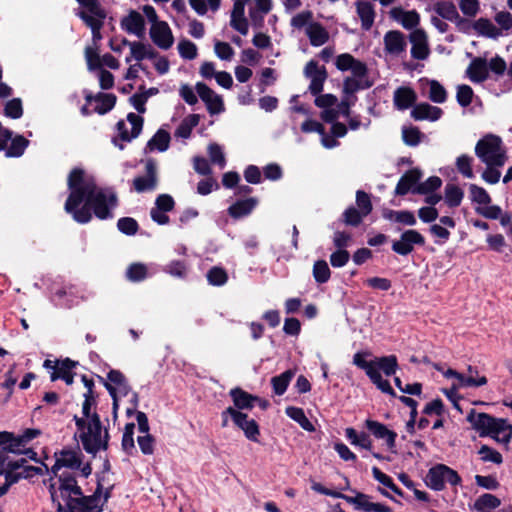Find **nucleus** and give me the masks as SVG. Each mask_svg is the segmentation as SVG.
<instances>
[{
  "instance_id": "f257e3e1",
  "label": "nucleus",
  "mask_w": 512,
  "mask_h": 512,
  "mask_svg": "<svg viewBox=\"0 0 512 512\" xmlns=\"http://www.w3.org/2000/svg\"><path fill=\"white\" fill-rule=\"evenodd\" d=\"M466 420L480 437H491L498 443L508 445L512 439V425L504 418H496L485 412L471 409Z\"/></svg>"
},
{
  "instance_id": "f03ea898",
  "label": "nucleus",
  "mask_w": 512,
  "mask_h": 512,
  "mask_svg": "<svg viewBox=\"0 0 512 512\" xmlns=\"http://www.w3.org/2000/svg\"><path fill=\"white\" fill-rule=\"evenodd\" d=\"M100 188H97L94 182H84L80 189L70 193L66 199L64 209L72 215L74 221L79 224H86L91 221L92 213L87 207H79L82 202H89L97 195Z\"/></svg>"
},
{
  "instance_id": "7ed1b4c3",
  "label": "nucleus",
  "mask_w": 512,
  "mask_h": 512,
  "mask_svg": "<svg viewBox=\"0 0 512 512\" xmlns=\"http://www.w3.org/2000/svg\"><path fill=\"white\" fill-rule=\"evenodd\" d=\"M119 205L118 195L113 187L100 188L93 199L82 207H87L99 220H108L114 217L113 210Z\"/></svg>"
},
{
  "instance_id": "20e7f679",
  "label": "nucleus",
  "mask_w": 512,
  "mask_h": 512,
  "mask_svg": "<svg viewBox=\"0 0 512 512\" xmlns=\"http://www.w3.org/2000/svg\"><path fill=\"white\" fill-rule=\"evenodd\" d=\"M475 155L482 163L492 162L504 165L507 161L502 139L494 134H487L478 140L475 146Z\"/></svg>"
},
{
  "instance_id": "39448f33",
  "label": "nucleus",
  "mask_w": 512,
  "mask_h": 512,
  "mask_svg": "<svg viewBox=\"0 0 512 512\" xmlns=\"http://www.w3.org/2000/svg\"><path fill=\"white\" fill-rule=\"evenodd\" d=\"M426 243L424 236L415 229H407L400 235L399 240L392 242L391 249L398 255L407 256L413 252L414 246H424Z\"/></svg>"
},
{
  "instance_id": "423d86ee",
  "label": "nucleus",
  "mask_w": 512,
  "mask_h": 512,
  "mask_svg": "<svg viewBox=\"0 0 512 512\" xmlns=\"http://www.w3.org/2000/svg\"><path fill=\"white\" fill-rule=\"evenodd\" d=\"M345 480V486L341 488V490H350V481L348 477L343 476ZM355 496L351 499H348L349 504L355 505L356 510H360L363 512H393L392 509L382 503H373L370 502V496L364 494L362 492H357L354 489H351Z\"/></svg>"
},
{
  "instance_id": "0eeeda50",
  "label": "nucleus",
  "mask_w": 512,
  "mask_h": 512,
  "mask_svg": "<svg viewBox=\"0 0 512 512\" xmlns=\"http://www.w3.org/2000/svg\"><path fill=\"white\" fill-rule=\"evenodd\" d=\"M144 176H137L133 179L134 190L138 193L146 191H152L157 187L158 175H157V164L155 159L148 158L145 163Z\"/></svg>"
},
{
  "instance_id": "6e6552de",
  "label": "nucleus",
  "mask_w": 512,
  "mask_h": 512,
  "mask_svg": "<svg viewBox=\"0 0 512 512\" xmlns=\"http://www.w3.org/2000/svg\"><path fill=\"white\" fill-rule=\"evenodd\" d=\"M304 75L311 79L309 91L312 95H318L323 91V85L328 77L325 66L318 67V63L310 60L305 68Z\"/></svg>"
},
{
  "instance_id": "1a4fd4ad",
  "label": "nucleus",
  "mask_w": 512,
  "mask_h": 512,
  "mask_svg": "<svg viewBox=\"0 0 512 512\" xmlns=\"http://www.w3.org/2000/svg\"><path fill=\"white\" fill-rule=\"evenodd\" d=\"M232 422L241 429L245 437L252 442H259L260 427L254 419H249L248 414L241 411H234Z\"/></svg>"
},
{
  "instance_id": "9d476101",
  "label": "nucleus",
  "mask_w": 512,
  "mask_h": 512,
  "mask_svg": "<svg viewBox=\"0 0 512 512\" xmlns=\"http://www.w3.org/2000/svg\"><path fill=\"white\" fill-rule=\"evenodd\" d=\"M365 427L376 438L383 439L386 442L388 449L395 452L397 433L376 420L367 419Z\"/></svg>"
},
{
  "instance_id": "9b49d317",
  "label": "nucleus",
  "mask_w": 512,
  "mask_h": 512,
  "mask_svg": "<svg viewBox=\"0 0 512 512\" xmlns=\"http://www.w3.org/2000/svg\"><path fill=\"white\" fill-rule=\"evenodd\" d=\"M150 38L160 49H169L174 42L172 31L167 22L153 24L150 28Z\"/></svg>"
},
{
  "instance_id": "f8f14e48",
  "label": "nucleus",
  "mask_w": 512,
  "mask_h": 512,
  "mask_svg": "<svg viewBox=\"0 0 512 512\" xmlns=\"http://www.w3.org/2000/svg\"><path fill=\"white\" fill-rule=\"evenodd\" d=\"M84 98L87 103H92L93 101L99 103L93 110L99 115H104L111 111L115 107L117 101L116 95L112 93L98 92L96 95H93L88 90H84Z\"/></svg>"
},
{
  "instance_id": "ddd939ff",
  "label": "nucleus",
  "mask_w": 512,
  "mask_h": 512,
  "mask_svg": "<svg viewBox=\"0 0 512 512\" xmlns=\"http://www.w3.org/2000/svg\"><path fill=\"white\" fill-rule=\"evenodd\" d=\"M423 173L421 169L415 167L406 171L399 179L394 194L404 196L407 193H413V189L419 184Z\"/></svg>"
},
{
  "instance_id": "4468645a",
  "label": "nucleus",
  "mask_w": 512,
  "mask_h": 512,
  "mask_svg": "<svg viewBox=\"0 0 512 512\" xmlns=\"http://www.w3.org/2000/svg\"><path fill=\"white\" fill-rule=\"evenodd\" d=\"M88 419V429L86 431H83L79 435V439L82 443V446L84 447L85 436L88 437V441L90 444H93L95 441H97L102 434L104 433V426L102 424L100 415L94 411L90 416H84Z\"/></svg>"
},
{
  "instance_id": "2eb2a0df",
  "label": "nucleus",
  "mask_w": 512,
  "mask_h": 512,
  "mask_svg": "<svg viewBox=\"0 0 512 512\" xmlns=\"http://www.w3.org/2000/svg\"><path fill=\"white\" fill-rule=\"evenodd\" d=\"M120 25L121 28L129 34H134L139 38L144 36L145 20L143 16L135 10H131L127 16L123 17Z\"/></svg>"
},
{
  "instance_id": "dca6fc26",
  "label": "nucleus",
  "mask_w": 512,
  "mask_h": 512,
  "mask_svg": "<svg viewBox=\"0 0 512 512\" xmlns=\"http://www.w3.org/2000/svg\"><path fill=\"white\" fill-rule=\"evenodd\" d=\"M415 121H437L443 115V110L437 106H433L427 102L415 104L410 113Z\"/></svg>"
},
{
  "instance_id": "f3484780",
  "label": "nucleus",
  "mask_w": 512,
  "mask_h": 512,
  "mask_svg": "<svg viewBox=\"0 0 512 512\" xmlns=\"http://www.w3.org/2000/svg\"><path fill=\"white\" fill-rule=\"evenodd\" d=\"M467 77L473 83H482L489 78L488 61L483 57H474L466 69Z\"/></svg>"
},
{
  "instance_id": "a211bd4d",
  "label": "nucleus",
  "mask_w": 512,
  "mask_h": 512,
  "mask_svg": "<svg viewBox=\"0 0 512 512\" xmlns=\"http://www.w3.org/2000/svg\"><path fill=\"white\" fill-rule=\"evenodd\" d=\"M54 456H58L64 468L71 470H78L82 465V459L84 457L79 445H77L75 449L65 447L59 452H55Z\"/></svg>"
},
{
  "instance_id": "6ab92c4d",
  "label": "nucleus",
  "mask_w": 512,
  "mask_h": 512,
  "mask_svg": "<svg viewBox=\"0 0 512 512\" xmlns=\"http://www.w3.org/2000/svg\"><path fill=\"white\" fill-rule=\"evenodd\" d=\"M257 205L258 199L255 197L239 199L228 207L227 212L231 218L237 220L251 214Z\"/></svg>"
},
{
  "instance_id": "aec40b11",
  "label": "nucleus",
  "mask_w": 512,
  "mask_h": 512,
  "mask_svg": "<svg viewBox=\"0 0 512 512\" xmlns=\"http://www.w3.org/2000/svg\"><path fill=\"white\" fill-rule=\"evenodd\" d=\"M229 396L233 401L234 409L243 412V410H252L255 406V395L248 393L240 387L230 390Z\"/></svg>"
},
{
  "instance_id": "412c9836",
  "label": "nucleus",
  "mask_w": 512,
  "mask_h": 512,
  "mask_svg": "<svg viewBox=\"0 0 512 512\" xmlns=\"http://www.w3.org/2000/svg\"><path fill=\"white\" fill-rule=\"evenodd\" d=\"M394 106L398 110H406L410 107H414L417 101V94L411 88L407 86H401L397 88L393 96Z\"/></svg>"
},
{
  "instance_id": "4be33fe9",
  "label": "nucleus",
  "mask_w": 512,
  "mask_h": 512,
  "mask_svg": "<svg viewBox=\"0 0 512 512\" xmlns=\"http://www.w3.org/2000/svg\"><path fill=\"white\" fill-rule=\"evenodd\" d=\"M384 45L389 54L399 55L405 51L407 43L402 32L390 30L384 35Z\"/></svg>"
},
{
  "instance_id": "5701e85b",
  "label": "nucleus",
  "mask_w": 512,
  "mask_h": 512,
  "mask_svg": "<svg viewBox=\"0 0 512 512\" xmlns=\"http://www.w3.org/2000/svg\"><path fill=\"white\" fill-rule=\"evenodd\" d=\"M81 381L87 388V391L83 394L84 401L82 403V414L83 416H90L92 409H96L97 406V393L94 391V381L88 378L86 375H82Z\"/></svg>"
},
{
  "instance_id": "b1692460",
  "label": "nucleus",
  "mask_w": 512,
  "mask_h": 512,
  "mask_svg": "<svg viewBox=\"0 0 512 512\" xmlns=\"http://www.w3.org/2000/svg\"><path fill=\"white\" fill-rule=\"evenodd\" d=\"M77 364V361L65 358L60 362L57 370L51 373V381L62 379L67 385H72L75 376V373L72 370L77 366Z\"/></svg>"
},
{
  "instance_id": "393cba45",
  "label": "nucleus",
  "mask_w": 512,
  "mask_h": 512,
  "mask_svg": "<svg viewBox=\"0 0 512 512\" xmlns=\"http://www.w3.org/2000/svg\"><path fill=\"white\" fill-rule=\"evenodd\" d=\"M357 14L361 20V27L368 31L371 29L376 16L374 5L369 1L359 0L355 3Z\"/></svg>"
},
{
  "instance_id": "a878e982",
  "label": "nucleus",
  "mask_w": 512,
  "mask_h": 512,
  "mask_svg": "<svg viewBox=\"0 0 512 512\" xmlns=\"http://www.w3.org/2000/svg\"><path fill=\"white\" fill-rule=\"evenodd\" d=\"M444 464H436L431 467L426 475V485L434 491H442L445 488Z\"/></svg>"
},
{
  "instance_id": "bb28decb",
  "label": "nucleus",
  "mask_w": 512,
  "mask_h": 512,
  "mask_svg": "<svg viewBox=\"0 0 512 512\" xmlns=\"http://www.w3.org/2000/svg\"><path fill=\"white\" fill-rule=\"evenodd\" d=\"M306 34L314 47L322 46L329 40L328 31L319 22H311L306 29Z\"/></svg>"
},
{
  "instance_id": "cd10ccee",
  "label": "nucleus",
  "mask_w": 512,
  "mask_h": 512,
  "mask_svg": "<svg viewBox=\"0 0 512 512\" xmlns=\"http://www.w3.org/2000/svg\"><path fill=\"white\" fill-rule=\"evenodd\" d=\"M76 15L91 29L94 42L102 39L101 29L104 25L105 18L89 15L84 10H79Z\"/></svg>"
},
{
  "instance_id": "c85d7f7f",
  "label": "nucleus",
  "mask_w": 512,
  "mask_h": 512,
  "mask_svg": "<svg viewBox=\"0 0 512 512\" xmlns=\"http://www.w3.org/2000/svg\"><path fill=\"white\" fill-rule=\"evenodd\" d=\"M501 505V500L490 493L480 495L474 502L472 509L477 512H492Z\"/></svg>"
},
{
  "instance_id": "c756f323",
  "label": "nucleus",
  "mask_w": 512,
  "mask_h": 512,
  "mask_svg": "<svg viewBox=\"0 0 512 512\" xmlns=\"http://www.w3.org/2000/svg\"><path fill=\"white\" fill-rule=\"evenodd\" d=\"M473 29L481 36L497 39L501 35L498 29L488 18H479L472 24Z\"/></svg>"
},
{
  "instance_id": "7c9ffc66",
  "label": "nucleus",
  "mask_w": 512,
  "mask_h": 512,
  "mask_svg": "<svg viewBox=\"0 0 512 512\" xmlns=\"http://www.w3.org/2000/svg\"><path fill=\"white\" fill-rule=\"evenodd\" d=\"M170 134L164 129H159L153 137L147 142L146 149L149 151L158 150L164 152L169 148Z\"/></svg>"
},
{
  "instance_id": "2f4dec72",
  "label": "nucleus",
  "mask_w": 512,
  "mask_h": 512,
  "mask_svg": "<svg viewBox=\"0 0 512 512\" xmlns=\"http://www.w3.org/2000/svg\"><path fill=\"white\" fill-rule=\"evenodd\" d=\"M373 86V81L366 79L365 81H362V79L359 78H353V77H346L343 81V94L348 96H354V94L362 89H368Z\"/></svg>"
},
{
  "instance_id": "473e14b6",
  "label": "nucleus",
  "mask_w": 512,
  "mask_h": 512,
  "mask_svg": "<svg viewBox=\"0 0 512 512\" xmlns=\"http://www.w3.org/2000/svg\"><path fill=\"white\" fill-rule=\"evenodd\" d=\"M374 365L376 371L380 372L381 370L388 377L394 375L399 368L398 360L395 355L377 357L374 360Z\"/></svg>"
},
{
  "instance_id": "72a5a7b5",
  "label": "nucleus",
  "mask_w": 512,
  "mask_h": 512,
  "mask_svg": "<svg viewBox=\"0 0 512 512\" xmlns=\"http://www.w3.org/2000/svg\"><path fill=\"white\" fill-rule=\"evenodd\" d=\"M286 415L297 422L300 427L308 432H314L315 426L306 417L305 412L302 408L295 406H288L285 410Z\"/></svg>"
},
{
  "instance_id": "f704fd0d",
  "label": "nucleus",
  "mask_w": 512,
  "mask_h": 512,
  "mask_svg": "<svg viewBox=\"0 0 512 512\" xmlns=\"http://www.w3.org/2000/svg\"><path fill=\"white\" fill-rule=\"evenodd\" d=\"M102 494L94 491L92 495H83L78 501L79 512H102L103 504L97 505L96 502L101 498Z\"/></svg>"
},
{
  "instance_id": "c9c22d12",
  "label": "nucleus",
  "mask_w": 512,
  "mask_h": 512,
  "mask_svg": "<svg viewBox=\"0 0 512 512\" xmlns=\"http://www.w3.org/2000/svg\"><path fill=\"white\" fill-rule=\"evenodd\" d=\"M29 144L30 141L27 138L17 134L11 140L10 146L6 149L5 156L8 158H19L24 154Z\"/></svg>"
},
{
  "instance_id": "e433bc0d",
  "label": "nucleus",
  "mask_w": 512,
  "mask_h": 512,
  "mask_svg": "<svg viewBox=\"0 0 512 512\" xmlns=\"http://www.w3.org/2000/svg\"><path fill=\"white\" fill-rule=\"evenodd\" d=\"M294 375L295 372L291 369H288L281 373L280 375L272 377L271 385L274 393L278 396L283 395L286 392Z\"/></svg>"
},
{
  "instance_id": "4c0bfd02",
  "label": "nucleus",
  "mask_w": 512,
  "mask_h": 512,
  "mask_svg": "<svg viewBox=\"0 0 512 512\" xmlns=\"http://www.w3.org/2000/svg\"><path fill=\"white\" fill-rule=\"evenodd\" d=\"M464 198V191L455 184H447L444 190L445 203L449 208L460 206Z\"/></svg>"
},
{
  "instance_id": "58836bf2",
  "label": "nucleus",
  "mask_w": 512,
  "mask_h": 512,
  "mask_svg": "<svg viewBox=\"0 0 512 512\" xmlns=\"http://www.w3.org/2000/svg\"><path fill=\"white\" fill-rule=\"evenodd\" d=\"M88 437L85 436L84 442V451L93 457L97 455V453L101 450L106 451L109 448L110 434L107 428H104V433L102 436L95 441L93 444H90Z\"/></svg>"
},
{
  "instance_id": "ea45409f",
  "label": "nucleus",
  "mask_w": 512,
  "mask_h": 512,
  "mask_svg": "<svg viewBox=\"0 0 512 512\" xmlns=\"http://www.w3.org/2000/svg\"><path fill=\"white\" fill-rule=\"evenodd\" d=\"M434 11L443 19L453 22L458 19V11L451 1H440L434 5Z\"/></svg>"
},
{
  "instance_id": "a19ab883",
  "label": "nucleus",
  "mask_w": 512,
  "mask_h": 512,
  "mask_svg": "<svg viewBox=\"0 0 512 512\" xmlns=\"http://www.w3.org/2000/svg\"><path fill=\"white\" fill-rule=\"evenodd\" d=\"M442 186V180L438 176H430L425 182L419 183L414 189L413 194L427 195L437 191Z\"/></svg>"
},
{
  "instance_id": "79ce46f5",
  "label": "nucleus",
  "mask_w": 512,
  "mask_h": 512,
  "mask_svg": "<svg viewBox=\"0 0 512 512\" xmlns=\"http://www.w3.org/2000/svg\"><path fill=\"white\" fill-rule=\"evenodd\" d=\"M469 197L473 203L479 205H489L492 202V198L489 193L481 186L477 184L469 185Z\"/></svg>"
},
{
  "instance_id": "37998d69",
  "label": "nucleus",
  "mask_w": 512,
  "mask_h": 512,
  "mask_svg": "<svg viewBox=\"0 0 512 512\" xmlns=\"http://www.w3.org/2000/svg\"><path fill=\"white\" fill-rule=\"evenodd\" d=\"M313 277L318 284H324L331 277V270L325 260H317L313 265Z\"/></svg>"
},
{
  "instance_id": "c03bdc74",
  "label": "nucleus",
  "mask_w": 512,
  "mask_h": 512,
  "mask_svg": "<svg viewBox=\"0 0 512 512\" xmlns=\"http://www.w3.org/2000/svg\"><path fill=\"white\" fill-rule=\"evenodd\" d=\"M368 378L371 382L376 385V387L383 393L388 394L392 397H397L396 392L391 387V384L388 380L383 379L381 373L379 371H370L368 373Z\"/></svg>"
},
{
  "instance_id": "a18cd8bd",
  "label": "nucleus",
  "mask_w": 512,
  "mask_h": 512,
  "mask_svg": "<svg viewBox=\"0 0 512 512\" xmlns=\"http://www.w3.org/2000/svg\"><path fill=\"white\" fill-rule=\"evenodd\" d=\"M373 477L383 486L390 489L396 495L404 497V492L393 482V479L387 474L383 473L379 468H372Z\"/></svg>"
},
{
  "instance_id": "49530a36",
  "label": "nucleus",
  "mask_w": 512,
  "mask_h": 512,
  "mask_svg": "<svg viewBox=\"0 0 512 512\" xmlns=\"http://www.w3.org/2000/svg\"><path fill=\"white\" fill-rule=\"evenodd\" d=\"M148 275L147 266L143 263H132L126 270V277L131 282L143 281Z\"/></svg>"
},
{
  "instance_id": "de8ad7c7",
  "label": "nucleus",
  "mask_w": 512,
  "mask_h": 512,
  "mask_svg": "<svg viewBox=\"0 0 512 512\" xmlns=\"http://www.w3.org/2000/svg\"><path fill=\"white\" fill-rule=\"evenodd\" d=\"M207 281L213 286H222L228 281V274L222 267L214 266L207 272Z\"/></svg>"
},
{
  "instance_id": "09e8293b",
  "label": "nucleus",
  "mask_w": 512,
  "mask_h": 512,
  "mask_svg": "<svg viewBox=\"0 0 512 512\" xmlns=\"http://www.w3.org/2000/svg\"><path fill=\"white\" fill-rule=\"evenodd\" d=\"M134 429H135V424L133 422L126 423V425L124 427L121 446H122L123 451H125L128 455H131L132 451L135 449L134 438H133Z\"/></svg>"
},
{
  "instance_id": "8fccbe9b",
  "label": "nucleus",
  "mask_w": 512,
  "mask_h": 512,
  "mask_svg": "<svg viewBox=\"0 0 512 512\" xmlns=\"http://www.w3.org/2000/svg\"><path fill=\"white\" fill-rule=\"evenodd\" d=\"M422 136V132L416 126L402 128V139L403 142L408 146H417L421 142Z\"/></svg>"
},
{
  "instance_id": "3c124183",
  "label": "nucleus",
  "mask_w": 512,
  "mask_h": 512,
  "mask_svg": "<svg viewBox=\"0 0 512 512\" xmlns=\"http://www.w3.org/2000/svg\"><path fill=\"white\" fill-rule=\"evenodd\" d=\"M473 158L467 154H462L456 158V168L460 174L466 178H473L474 172L472 169Z\"/></svg>"
},
{
  "instance_id": "603ef678",
  "label": "nucleus",
  "mask_w": 512,
  "mask_h": 512,
  "mask_svg": "<svg viewBox=\"0 0 512 512\" xmlns=\"http://www.w3.org/2000/svg\"><path fill=\"white\" fill-rule=\"evenodd\" d=\"M486 165V168L481 174V178L488 184H496L499 182L501 177V172L498 168L502 167L503 165L496 164V163H484Z\"/></svg>"
},
{
  "instance_id": "864d4df0",
  "label": "nucleus",
  "mask_w": 512,
  "mask_h": 512,
  "mask_svg": "<svg viewBox=\"0 0 512 512\" xmlns=\"http://www.w3.org/2000/svg\"><path fill=\"white\" fill-rule=\"evenodd\" d=\"M117 228L122 234L133 236L138 232L139 224L132 217H121L117 221Z\"/></svg>"
},
{
  "instance_id": "5fc2aeb1",
  "label": "nucleus",
  "mask_w": 512,
  "mask_h": 512,
  "mask_svg": "<svg viewBox=\"0 0 512 512\" xmlns=\"http://www.w3.org/2000/svg\"><path fill=\"white\" fill-rule=\"evenodd\" d=\"M85 182V172L81 168H73L69 175L67 185L70 193H74L75 190L80 189Z\"/></svg>"
},
{
  "instance_id": "6e6d98bb",
  "label": "nucleus",
  "mask_w": 512,
  "mask_h": 512,
  "mask_svg": "<svg viewBox=\"0 0 512 512\" xmlns=\"http://www.w3.org/2000/svg\"><path fill=\"white\" fill-rule=\"evenodd\" d=\"M429 99L434 103H444L447 99V91L437 80L429 81Z\"/></svg>"
},
{
  "instance_id": "4d7b16f0",
  "label": "nucleus",
  "mask_w": 512,
  "mask_h": 512,
  "mask_svg": "<svg viewBox=\"0 0 512 512\" xmlns=\"http://www.w3.org/2000/svg\"><path fill=\"white\" fill-rule=\"evenodd\" d=\"M4 115L11 119H19L23 115L22 101L20 98H13L6 102Z\"/></svg>"
},
{
  "instance_id": "13d9d810",
  "label": "nucleus",
  "mask_w": 512,
  "mask_h": 512,
  "mask_svg": "<svg viewBox=\"0 0 512 512\" xmlns=\"http://www.w3.org/2000/svg\"><path fill=\"white\" fill-rule=\"evenodd\" d=\"M343 222L346 225L357 227L362 223L365 217L356 207L349 206L342 214Z\"/></svg>"
},
{
  "instance_id": "bf43d9fd",
  "label": "nucleus",
  "mask_w": 512,
  "mask_h": 512,
  "mask_svg": "<svg viewBox=\"0 0 512 512\" xmlns=\"http://www.w3.org/2000/svg\"><path fill=\"white\" fill-rule=\"evenodd\" d=\"M356 205L357 209L366 217L368 216L372 210L373 205L371 202L370 194L363 190H358L356 192Z\"/></svg>"
},
{
  "instance_id": "052dcab7",
  "label": "nucleus",
  "mask_w": 512,
  "mask_h": 512,
  "mask_svg": "<svg viewBox=\"0 0 512 512\" xmlns=\"http://www.w3.org/2000/svg\"><path fill=\"white\" fill-rule=\"evenodd\" d=\"M82 7L88 10L89 15L96 16L98 18H106V11L101 6L99 0H76Z\"/></svg>"
},
{
  "instance_id": "680f3d73",
  "label": "nucleus",
  "mask_w": 512,
  "mask_h": 512,
  "mask_svg": "<svg viewBox=\"0 0 512 512\" xmlns=\"http://www.w3.org/2000/svg\"><path fill=\"white\" fill-rule=\"evenodd\" d=\"M178 51L183 59L193 60L197 57V46L187 39H183L178 43Z\"/></svg>"
},
{
  "instance_id": "e2e57ef3",
  "label": "nucleus",
  "mask_w": 512,
  "mask_h": 512,
  "mask_svg": "<svg viewBox=\"0 0 512 512\" xmlns=\"http://www.w3.org/2000/svg\"><path fill=\"white\" fill-rule=\"evenodd\" d=\"M473 89L466 84L459 85L457 87L456 99L460 106L468 107L472 103Z\"/></svg>"
},
{
  "instance_id": "0e129e2a",
  "label": "nucleus",
  "mask_w": 512,
  "mask_h": 512,
  "mask_svg": "<svg viewBox=\"0 0 512 512\" xmlns=\"http://www.w3.org/2000/svg\"><path fill=\"white\" fill-rule=\"evenodd\" d=\"M482 455L481 459L484 462H492L494 464H501L503 462V457L500 452L491 448L488 445H482L478 452Z\"/></svg>"
},
{
  "instance_id": "69168bd1",
  "label": "nucleus",
  "mask_w": 512,
  "mask_h": 512,
  "mask_svg": "<svg viewBox=\"0 0 512 512\" xmlns=\"http://www.w3.org/2000/svg\"><path fill=\"white\" fill-rule=\"evenodd\" d=\"M208 154H209L210 160L213 164H217L221 168L225 167L226 159H225L224 153L222 151V148L219 144L211 143L208 146Z\"/></svg>"
},
{
  "instance_id": "338daca9",
  "label": "nucleus",
  "mask_w": 512,
  "mask_h": 512,
  "mask_svg": "<svg viewBox=\"0 0 512 512\" xmlns=\"http://www.w3.org/2000/svg\"><path fill=\"white\" fill-rule=\"evenodd\" d=\"M164 271L172 276L185 278L187 275V265L184 261L173 260L166 265Z\"/></svg>"
},
{
  "instance_id": "774afa93",
  "label": "nucleus",
  "mask_w": 512,
  "mask_h": 512,
  "mask_svg": "<svg viewBox=\"0 0 512 512\" xmlns=\"http://www.w3.org/2000/svg\"><path fill=\"white\" fill-rule=\"evenodd\" d=\"M85 58H86L88 70L95 71V70H99L100 68H102L101 57L97 53V51L94 50L93 48H91L89 46L86 47Z\"/></svg>"
}]
</instances>
